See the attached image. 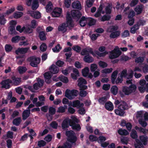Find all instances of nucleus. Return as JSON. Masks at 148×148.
<instances>
[{
  "mask_svg": "<svg viewBox=\"0 0 148 148\" xmlns=\"http://www.w3.org/2000/svg\"><path fill=\"white\" fill-rule=\"evenodd\" d=\"M19 39L20 36H16L12 37L11 41L12 42L16 43L19 40Z\"/></svg>",
  "mask_w": 148,
  "mask_h": 148,
  "instance_id": "0e129e2a",
  "label": "nucleus"
},
{
  "mask_svg": "<svg viewBox=\"0 0 148 148\" xmlns=\"http://www.w3.org/2000/svg\"><path fill=\"white\" fill-rule=\"evenodd\" d=\"M72 6L74 8L81 10L82 6L80 2L78 1H74L72 3Z\"/></svg>",
  "mask_w": 148,
  "mask_h": 148,
  "instance_id": "bb28decb",
  "label": "nucleus"
},
{
  "mask_svg": "<svg viewBox=\"0 0 148 148\" xmlns=\"http://www.w3.org/2000/svg\"><path fill=\"white\" fill-rule=\"evenodd\" d=\"M128 107V105L124 101H121L120 102V104L118 107V108L124 111V110L127 109Z\"/></svg>",
  "mask_w": 148,
  "mask_h": 148,
  "instance_id": "393cba45",
  "label": "nucleus"
},
{
  "mask_svg": "<svg viewBox=\"0 0 148 148\" xmlns=\"http://www.w3.org/2000/svg\"><path fill=\"white\" fill-rule=\"evenodd\" d=\"M15 10L14 7H13L8 9L5 12L2 13L5 16L8 15L13 12Z\"/></svg>",
  "mask_w": 148,
  "mask_h": 148,
  "instance_id": "37998d69",
  "label": "nucleus"
},
{
  "mask_svg": "<svg viewBox=\"0 0 148 148\" xmlns=\"http://www.w3.org/2000/svg\"><path fill=\"white\" fill-rule=\"evenodd\" d=\"M136 86L134 84H131L129 87H124L123 91L126 95H129L130 94L134 92L136 89Z\"/></svg>",
  "mask_w": 148,
  "mask_h": 148,
  "instance_id": "0eeeda50",
  "label": "nucleus"
},
{
  "mask_svg": "<svg viewBox=\"0 0 148 148\" xmlns=\"http://www.w3.org/2000/svg\"><path fill=\"white\" fill-rule=\"evenodd\" d=\"M82 75L84 77H88L90 78L93 77V75L91 73H89V69L88 67H86L82 70Z\"/></svg>",
  "mask_w": 148,
  "mask_h": 148,
  "instance_id": "f8f14e48",
  "label": "nucleus"
},
{
  "mask_svg": "<svg viewBox=\"0 0 148 148\" xmlns=\"http://www.w3.org/2000/svg\"><path fill=\"white\" fill-rule=\"evenodd\" d=\"M11 79V84L14 86H17L19 85L21 82V79L20 78L13 77H12Z\"/></svg>",
  "mask_w": 148,
  "mask_h": 148,
  "instance_id": "f3484780",
  "label": "nucleus"
},
{
  "mask_svg": "<svg viewBox=\"0 0 148 148\" xmlns=\"http://www.w3.org/2000/svg\"><path fill=\"white\" fill-rule=\"evenodd\" d=\"M39 6L38 0H33L32 5V8L33 10H36Z\"/></svg>",
  "mask_w": 148,
  "mask_h": 148,
  "instance_id": "f704fd0d",
  "label": "nucleus"
},
{
  "mask_svg": "<svg viewBox=\"0 0 148 148\" xmlns=\"http://www.w3.org/2000/svg\"><path fill=\"white\" fill-rule=\"evenodd\" d=\"M72 69L73 68L72 67H69L64 70L62 71V73L64 75H66L71 72Z\"/></svg>",
  "mask_w": 148,
  "mask_h": 148,
  "instance_id": "5fc2aeb1",
  "label": "nucleus"
},
{
  "mask_svg": "<svg viewBox=\"0 0 148 148\" xmlns=\"http://www.w3.org/2000/svg\"><path fill=\"white\" fill-rule=\"evenodd\" d=\"M83 60L85 62L89 63L92 62L94 61L93 58L88 55L85 56Z\"/></svg>",
  "mask_w": 148,
  "mask_h": 148,
  "instance_id": "2f4dec72",
  "label": "nucleus"
},
{
  "mask_svg": "<svg viewBox=\"0 0 148 148\" xmlns=\"http://www.w3.org/2000/svg\"><path fill=\"white\" fill-rule=\"evenodd\" d=\"M67 108V106L64 105L63 106H60L58 108L57 112L59 113H63L65 111Z\"/></svg>",
  "mask_w": 148,
  "mask_h": 148,
  "instance_id": "a18cd8bd",
  "label": "nucleus"
},
{
  "mask_svg": "<svg viewBox=\"0 0 148 148\" xmlns=\"http://www.w3.org/2000/svg\"><path fill=\"white\" fill-rule=\"evenodd\" d=\"M62 12V9L60 8H57L54 9L52 12V15L54 17L60 16Z\"/></svg>",
  "mask_w": 148,
  "mask_h": 148,
  "instance_id": "2eb2a0df",
  "label": "nucleus"
},
{
  "mask_svg": "<svg viewBox=\"0 0 148 148\" xmlns=\"http://www.w3.org/2000/svg\"><path fill=\"white\" fill-rule=\"evenodd\" d=\"M52 74L49 72L45 73L44 76L45 78V81L47 83H49L51 82V78L52 75Z\"/></svg>",
  "mask_w": 148,
  "mask_h": 148,
  "instance_id": "a878e982",
  "label": "nucleus"
},
{
  "mask_svg": "<svg viewBox=\"0 0 148 148\" xmlns=\"http://www.w3.org/2000/svg\"><path fill=\"white\" fill-rule=\"evenodd\" d=\"M118 133L121 135L126 136L129 134V133L126 130L119 129L118 130Z\"/></svg>",
  "mask_w": 148,
  "mask_h": 148,
  "instance_id": "72a5a7b5",
  "label": "nucleus"
},
{
  "mask_svg": "<svg viewBox=\"0 0 148 148\" xmlns=\"http://www.w3.org/2000/svg\"><path fill=\"white\" fill-rule=\"evenodd\" d=\"M5 16L4 14H0V23L1 24L4 25L5 23L6 20L4 18Z\"/></svg>",
  "mask_w": 148,
  "mask_h": 148,
  "instance_id": "c03bdc74",
  "label": "nucleus"
},
{
  "mask_svg": "<svg viewBox=\"0 0 148 148\" xmlns=\"http://www.w3.org/2000/svg\"><path fill=\"white\" fill-rule=\"evenodd\" d=\"M121 52L119 48L116 46L113 50L110 52L109 57L110 59H113L118 57L121 54Z\"/></svg>",
  "mask_w": 148,
  "mask_h": 148,
  "instance_id": "1a4fd4ad",
  "label": "nucleus"
},
{
  "mask_svg": "<svg viewBox=\"0 0 148 148\" xmlns=\"http://www.w3.org/2000/svg\"><path fill=\"white\" fill-rule=\"evenodd\" d=\"M88 18H86L83 16L80 19L79 23L80 26L82 27H84L87 23Z\"/></svg>",
  "mask_w": 148,
  "mask_h": 148,
  "instance_id": "cd10ccee",
  "label": "nucleus"
},
{
  "mask_svg": "<svg viewBox=\"0 0 148 148\" xmlns=\"http://www.w3.org/2000/svg\"><path fill=\"white\" fill-rule=\"evenodd\" d=\"M118 71L117 70L114 71L112 74L111 76V81L113 84H114L115 82L116 78L118 74Z\"/></svg>",
  "mask_w": 148,
  "mask_h": 148,
  "instance_id": "c9c22d12",
  "label": "nucleus"
},
{
  "mask_svg": "<svg viewBox=\"0 0 148 148\" xmlns=\"http://www.w3.org/2000/svg\"><path fill=\"white\" fill-rule=\"evenodd\" d=\"M89 53L92 54L94 56H96V54L94 53L92 49L89 47H88L83 49L81 52V54L82 55H84Z\"/></svg>",
  "mask_w": 148,
  "mask_h": 148,
  "instance_id": "4468645a",
  "label": "nucleus"
},
{
  "mask_svg": "<svg viewBox=\"0 0 148 148\" xmlns=\"http://www.w3.org/2000/svg\"><path fill=\"white\" fill-rule=\"evenodd\" d=\"M139 86L138 89L140 92L143 93L145 91L148 92V83L144 79H140L139 82Z\"/></svg>",
  "mask_w": 148,
  "mask_h": 148,
  "instance_id": "7ed1b4c3",
  "label": "nucleus"
},
{
  "mask_svg": "<svg viewBox=\"0 0 148 148\" xmlns=\"http://www.w3.org/2000/svg\"><path fill=\"white\" fill-rule=\"evenodd\" d=\"M84 105V104L83 103H81L78 100L73 101V102H70L69 104V106L74 107H76L77 108L82 107Z\"/></svg>",
  "mask_w": 148,
  "mask_h": 148,
  "instance_id": "9b49d317",
  "label": "nucleus"
},
{
  "mask_svg": "<svg viewBox=\"0 0 148 148\" xmlns=\"http://www.w3.org/2000/svg\"><path fill=\"white\" fill-rule=\"evenodd\" d=\"M139 29L138 25V24L135 25L131 29L130 32L132 34H135L136 31Z\"/></svg>",
  "mask_w": 148,
  "mask_h": 148,
  "instance_id": "8fccbe9b",
  "label": "nucleus"
},
{
  "mask_svg": "<svg viewBox=\"0 0 148 148\" xmlns=\"http://www.w3.org/2000/svg\"><path fill=\"white\" fill-rule=\"evenodd\" d=\"M23 29H24L23 32L26 34H29L33 32L32 28L30 27L29 25H26L25 26L23 27Z\"/></svg>",
  "mask_w": 148,
  "mask_h": 148,
  "instance_id": "5701e85b",
  "label": "nucleus"
},
{
  "mask_svg": "<svg viewBox=\"0 0 148 148\" xmlns=\"http://www.w3.org/2000/svg\"><path fill=\"white\" fill-rule=\"evenodd\" d=\"M39 36L40 40L42 41L45 40H46V34L44 32H39Z\"/></svg>",
  "mask_w": 148,
  "mask_h": 148,
  "instance_id": "ea45409f",
  "label": "nucleus"
},
{
  "mask_svg": "<svg viewBox=\"0 0 148 148\" xmlns=\"http://www.w3.org/2000/svg\"><path fill=\"white\" fill-rule=\"evenodd\" d=\"M28 60L30 62V65L33 67H36L40 62V58L34 57H31L29 58Z\"/></svg>",
  "mask_w": 148,
  "mask_h": 148,
  "instance_id": "9d476101",
  "label": "nucleus"
},
{
  "mask_svg": "<svg viewBox=\"0 0 148 148\" xmlns=\"http://www.w3.org/2000/svg\"><path fill=\"white\" fill-rule=\"evenodd\" d=\"M17 70L20 74H22L26 71L27 68L25 67L19 66L17 69Z\"/></svg>",
  "mask_w": 148,
  "mask_h": 148,
  "instance_id": "a19ab883",
  "label": "nucleus"
},
{
  "mask_svg": "<svg viewBox=\"0 0 148 148\" xmlns=\"http://www.w3.org/2000/svg\"><path fill=\"white\" fill-rule=\"evenodd\" d=\"M38 99L37 98H34L32 100L33 103L35 104L37 107L40 106L44 105L43 102H40L39 101L37 102Z\"/></svg>",
  "mask_w": 148,
  "mask_h": 148,
  "instance_id": "79ce46f5",
  "label": "nucleus"
},
{
  "mask_svg": "<svg viewBox=\"0 0 148 148\" xmlns=\"http://www.w3.org/2000/svg\"><path fill=\"white\" fill-rule=\"evenodd\" d=\"M144 8V6L142 4H140L137 5L134 8V10L136 12L137 15L139 14L142 13Z\"/></svg>",
  "mask_w": 148,
  "mask_h": 148,
  "instance_id": "4be33fe9",
  "label": "nucleus"
},
{
  "mask_svg": "<svg viewBox=\"0 0 148 148\" xmlns=\"http://www.w3.org/2000/svg\"><path fill=\"white\" fill-rule=\"evenodd\" d=\"M23 14L21 12H16L13 14V17L16 19H17L21 17L23 15Z\"/></svg>",
  "mask_w": 148,
  "mask_h": 148,
  "instance_id": "4c0bfd02",
  "label": "nucleus"
},
{
  "mask_svg": "<svg viewBox=\"0 0 148 148\" xmlns=\"http://www.w3.org/2000/svg\"><path fill=\"white\" fill-rule=\"evenodd\" d=\"M115 114L120 116H123L124 114V112L123 110H120L118 108L115 110Z\"/></svg>",
  "mask_w": 148,
  "mask_h": 148,
  "instance_id": "3c124183",
  "label": "nucleus"
},
{
  "mask_svg": "<svg viewBox=\"0 0 148 148\" xmlns=\"http://www.w3.org/2000/svg\"><path fill=\"white\" fill-rule=\"evenodd\" d=\"M130 136L133 138L135 139L137 138L138 135L136 131L134 130H132L130 134Z\"/></svg>",
  "mask_w": 148,
  "mask_h": 148,
  "instance_id": "864d4df0",
  "label": "nucleus"
},
{
  "mask_svg": "<svg viewBox=\"0 0 148 148\" xmlns=\"http://www.w3.org/2000/svg\"><path fill=\"white\" fill-rule=\"evenodd\" d=\"M71 145L68 142H66L62 146H59L57 148H71V147L73 146Z\"/></svg>",
  "mask_w": 148,
  "mask_h": 148,
  "instance_id": "603ef678",
  "label": "nucleus"
},
{
  "mask_svg": "<svg viewBox=\"0 0 148 148\" xmlns=\"http://www.w3.org/2000/svg\"><path fill=\"white\" fill-rule=\"evenodd\" d=\"M78 93L79 92L77 90H71L67 89L65 91V96L69 99L72 100L77 95Z\"/></svg>",
  "mask_w": 148,
  "mask_h": 148,
  "instance_id": "20e7f679",
  "label": "nucleus"
},
{
  "mask_svg": "<svg viewBox=\"0 0 148 148\" xmlns=\"http://www.w3.org/2000/svg\"><path fill=\"white\" fill-rule=\"evenodd\" d=\"M112 8V5H111L109 4L108 5V6L106 7L105 9L106 13L107 14H110L111 12Z\"/></svg>",
  "mask_w": 148,
  "mask_h": 148,
  "instance_id": "bf43d9fd",
  "label": "nucleus"
},
{
  "mask_svg": "<svg viewBox=\"0 0 148 148\" xmlns=\"http://www.w3.org/2000/svg\"><path fill=\"white\" fill-rule=\"evenodd\" d=\"M73 73L71 74V77L73 79L76 80L77 77L79 76V73L77 69L75 68H73Z\"/></svg>",
  "mask_w": 148,
  "mask_h": 148,
  "instance_id": "412c9836",
  "label": "nucleus"
},
{
  "mask_svg": "<svg viewBox=\"0 0 148 148\" xmlns=\"http://www.w3.org/2000/svg\"><path fill=\"white\" fill-rule=\"evenodd\" d=\"M22 121L21 117H18L14 119L13 121V123L16 126H18L21 123Z\"/></svg>",
  "mask_w": 148,
  "mask_h": 148,
  "instance_id": "58836bf2",
  "label": "nucleus"
},
{
  "mask_svg": "<svg viewBox=\"0 0 148 148\" xmlns=\"http://www.w3.org/2000/svg\"><path fill=\"white\" fill-rule=\"evenodd\" d=\"M66 135L68 137L66 142L73 146L75 145L77 140V138L75 136L74 132L73 131H67L66 132Z\"/></svg>",
  "mask_w": 148,
  "mask_h": 148,
  "instance_id": "f03ea898",
  "label": "nucleus"
},
{
  "mask_svg": "<svg viewBox=\"0 0 148 148\" xmlns=\"http://www.w3.org/2000/svg\"><path fill=\"white\" fill-rule=\"evenodd\" d=\"M78 85L80 88L82 87L83 84H87L86 81L82 77L78 79Z\"/></svg>",
  "mask_w": 148,
  "mask_h": 148,
  "instance_id": "c85d7f7f",
  "label": "nucleus"
},
{
  "mask_svg": "<svg viewBox=\"0 0 148 148\" xmlns=\"http://www.w3.org/2000/svg\"><path fill=\"white\" fill-rule=\"evenodd\" d=\"M98 64L100 67L102 68H105L108 66L106 62L101 61L99 62Z\"/></svg>",
  "mask_w": 148,
  "mask_h": 148,
  "instance_id": "052dcab7",
  "label": "nucleus"
},
{
  "mask_svg": "<svg viewBox=\"0 0 148 148\" xmlns=\"http://www.w3.org/2000/svg\"><path fill=\"white\" fill-rule=\"evenodd\" d=\"M118 29L117 26H111L108 29L107 31L109 32H112L110 35L111 38H114L118 37L120 35V32L119 31H115Z\"/></svg>",
  "mask_w": 148,
  "mask_h": 148,
  "instance_id": "39448f33",
  "label": "nucleus"
},
{
  "mask_svg": "<svg viewBox=\"0 0 148 148\" xmlns=\"http://www.w3.org/2000/svg\"><path fill=\"white\" fill-rule=\"evenodd\" d=\"M60 80L62 82L66 83L69 82V80L68 78L65 76H60L59 77Z\"/></svg>",
  "mask_w": 148,
  "mask_h": 148,
  "instance_id": "6e6d98bb",
  "label": "nucleus"
},
{
  "mask_svg": "<svg viewBox=\"0 0 148 148\" xmlns=\"http://www.w3.org/2000/svg\"><path fill=\"white\" fill-rule=\"evenodd\" d=\"M50 126L52 128L56 129L58 127V124L56 121H53L50 123Z\"/></svg>",
  "mask_w": 148,
  "mask_h": 148,
  "instance_id": "69168bd1",
  "label": "nucleus"
},
{
  "mask_svg": "<svg viewBox=\"0 0 148 148\" xmlns=\"http://www.w3.org/2000/svg\"><path fill=\"white\" fill-rule=\"evenodd\" d=\"M66 17L67 19L66 23L60 25L58 27V30L63 33L66 31L67 27L70 28L73 26L72 21L69 12H67Z\"/></svg>",
  "mask_w": 148,
  "mask_h": 148,
  "instance_id": "f257e3e1",
  "label": "nucleus"
},
{
  "mask_svg": "<svg viewBox=\"0 0 148 148\" xmlns=\"http://www.w3.org/2000/svg\"><path fill=\"white\" fill-rule=\"evenodd\" d=\"M71 15L73 17L75 18H79L82 16L79 11L75 10H73L71 11Z\"/></svg>",
  "mask_w": 148,
  "mask_h": 148,
  "instance_id": "b1692460",
  "label": "nucleus"
},
{
  "mask_svg": "<svg viewBox=\"0 0 148 148\" xmlns=\"http://www.w3.org/2000/svg\"><path fill=\"white\" fill-rule=\"evenodd\" d=\"M134 71L131 69H129L128 71V73H127V70L125 69L121 71L119 74L120 77L126 78L128 79L131 78L133 76Z\"/></svg>",
  "mask_w": 148,
  "mask_h": 148,
  "instance_id": "423d86ee",
  "label": "nucleus"
},
{
  "mask_svg": "<svg viewBox=\"0 0 148 148\" xmlns=\"http://www.w3.org/2000/svg\"><path fill=\"white\" fill-rule=\"evenodd\" d=\"M29 49V47L18 48L16 50L15 53L17 55L24 54L26 53Z\"/></svg>",
  "mask_w": 148,
  "mask_h": 148,
  "instance_id": "6ab92c4d",
  "label": "nucleus"
},
{
  "mask_svg": "<svg viewBox=\"0 0 148 148\" xmlns=\"http://www.w3.org/2000/svg\"><path fill=\"white\" fill-rule=\"evenodd\" d=\"M38 22L35 20H33L31 21L30 26L32 28L34 29L37 26Z\"/></svg>",
  "mask_w": 148,
  "mask_h": 148,
  "instance_id": "49530a36",
  "label": "nucleus"
},
{
  "mask_svg": "<svg viewBox=\"0 0 148 148\" xmlns=\"http://www.w3.org/2000/svg\"><path fill=\"white\" fill-rule=\"evenodd\" d=\"M72 121L71 120L69 119L68 118H66L63 121L61 126L63 129H65L69 126L68 123L70 126V123H71Z\"/></svg>",
  "mask_w": 148,
  "mask_h": 148,
  "instance_id": "dca6fc26",
  "label": "nucleus"
},
{
  "mask_svg": "<svg viewBox=\"0 0 148 148\" xmlns=\"http://www.w3.org/2000/svg\"><path fill=\"white\" fill-rule=\"evenodd\" d=\"M11 80L10 79H8L3 81L1 84L2 85V88L6 89L9 88L10 87L9 84H11Z\"/></svg>",
  "mask_w": 148,
  "mask_h": 148,
  "instance_id": "a211bd4d",
  "label": "nucleus"
},
{
  "mask_svg": "<svg viewBox=\"0 0 148 148\" xmlns=\"http://www.w3.org/2000/svg\"><path fill=\"white\" fill-rule=\"evenodd\" d=\"M52 4L51 2L49 3L47 5L46 9L47 12H49L52 9Z\"/></svg>",
  "mask_w": 148,
  "mask_h": 148,
  "instance_id": "e2e57ef3",
  "label": "nucleus"
},
{
  "mask_svg": "<svg viewBox=\"0 0 148 148\" xmlns=\"http://www.w3.org/2000/svg\"><path fill=\"white\" fill-rule=\"evenodd\" d=\"M30 114V110H24L23 113V120L26 119L29 116Z\"/></svg>",
  "mask_w": 148,
  "mask_h": 148,
  "instance_id": "473e14b6",
  "label": "nucleus"
},
{
  "mask_svg": "<svg viewBox=\"0 0 148 148\" xmlns=\"http://www.w3.org/2000/svg\"><path fill=\"white\" fill-rule=\"evenodd\" d=\"M144 114V112L143 111H140L137 112L136 113V117L137 118L142 117Z\"/></svg>",
  "mask_w": 148,
  "mask_h": 148,
  "instance_id": "774afa93",
  "label": "nucleus"
},
{
  "mask_svg": "<svg viewBox=\"0 0 148 148\" xmlns=\"http://www.w3.org/2000/svg\"><path fill=\"white\" fill-rule=\"evenodd\" d=\"M62 47L59 44H58L54 48H52V50L53 52L58 53L61 49Z\"/></svg>",
  "mask_w": 148,
  "mask_h": 148,
  "instance_id": "09e8293b",
  "label": "nucleus"
},
{
  "mask_svg": "<svg viewBox=\"0 0 148 148\" xmlns=\"http://www.w3.org/2000/svg\"><path fill=\"white\" fill-rule=\"evenodd\" d=\"M140 141L138 139H136V141L137 144L135 145L136 148H141V147H142L143 145L140 143L141 142L144 145H145L147 144V142L148 140L147 138L145 136H140L139 137Z\"/></svg>",
  "mask_w": 148,
  "mask_h": 148,
  "instance_id": "6e6552de",
  "label": "nucleus"
},
{
  "mask_svg": "<svg viewBox=\"0 0 148 148\" xmlns=\"http://www.w3.org/2000/svg\"><path fill=\"white\" fill-rule=\"evenodd\" d=\"M71 4V0H64V4L66 7L69 8Z\"/></svg>",
  "mask_w": 148,
  "mask_h": 148,
  "instance_id": "680f3d73",
  "label": "nucleus"
},
{
  "mask_svg": "<svg viewBox=\"0 0 148 148\" xmlns=\"http://www.w3.org/2000/svg\"><path fill=\"white\" fill-rule=\"evenodd\" d=\"M105 107L107 110L110 111L112 110L114 108L113 105L111 102H108L106 103Z\"/></svg>",
  "mask_w": 148,
  "mask_h": 148,
  "instance_id": "7c9ffc66",
  "label": "nucleus"
},
{
  "mask_svg": "<svg viewBox=\"0 0 148 148\" xmlns=\"http://www.w3.org/2000/svg\"><path fill=\"white\" fill-rule=\"evenodd\" d=\"M49 70L50 72L52 74H54L58 73L59 71V68L57 67L55 65L53 64L51 66Z\"/></svg>",
  "mask_w": 148,
  "mask_h": 148,
  "instance_id": "aec40b11",
  "label": "nucleus"
},
{
  "mask_svg": "<svg viewBox=\"0 0 148 148\" xmlns=\"http://www.w3.org/2000/svg\"><path fill=\"white\" fill-rule=\"evenodd\" d=\"M70 123V126H72L73 129L77 131H79L81 129L80 126L79 124H75L73 123L72 121L71 123Z\"/></svg>",
  "mask_w": 148,
  "mask_h": 148,
  "instance_id": "c756f323",
  "label": "nucleus"
},
{
  "mask_svg": "<svg viewBox=\"0 0 148 148\" xmlns=\"http://www.w3.org/2000/svg\"><path fill=\"white\" fill-rule=\"evenodd\" d=\"M97 68V65L95 64H92L90 66V70L91 72L95 71Z\"/></svg>",
  "mask_w": 148,
  "mask_h": 148,
  "instance_id": "13d9d810",
  "label": "nucleus"
},
{
  "mask_svg": "<svg viewBox=\"0 0 148 148\" xmlns=\"http://www.w3.org/2000/svg\"><path fill=\"white\" fill-rule=\"evenodd\" d=\"M121 35L124 38L130 35L129 32L127 30H125L122 33Z\"/></svg>",
  "mask_w": 148,
  "mask_h": 148,
  "instance_id": "338daca9",
  "label": "nucleus"
},
{
  "mask_svg": "<svg viewBox=\"0 0 148 148\" xmlns=\"http://www.w3.org/2000/svg\"><path fill=\"white\" fill-rule=\"evenodd\" d=\"M87 19V23L90 26L94 25L96 22V20L91 18H88Z\"/></svg>",
  "mask_w": 148,
  "mask_h": 148,
  "instance_id": "e433bc0d",
  "label": "nucleus"
},
{
  "mask_svg": "<svg viewBox=\"0 0 148 148\" xmlns=\"http://www.w3.org/2000/svg\"><path fill=\"white\" fill-rule=\"evenodd\" d=\"M113 70L112 68L105 69L101 71V73H111Z\"/></svg>",
  "mask_w": 148,
  "mask_h": 148,
  "instance_id": "4d7b16f0",
  "label": "nucleus"
},
{
  "mask_svg": "<svg viewBox=\"0 0 148 148\" xmlns=\"http://www.w3.org/2000/svg\"><path fill=\"white\" fill-rule=\"evenodd\" d=\"M27 13L30 14L33 18L36 19L39 18L41 17V14L38 11L29 10L27 11Z\"/></svg>",
  "mask_w": 148,
  "mask_h": 148,
  "instance_id": "ddd939ff",
  "label": "nucleus"
},
{
  "mask_svg": "<svg viewBox=\"0 0 148 148\" xmlns=\"http://www.w3.org/2000/svg\"><path fill=\"white\" fill-rule=\"evenodd\" d=\"M111 92L114 95H116L118 91V88L116 86H112L111 88Z\"/></svg>",
  "mask_w": 148,
  "mask_h": 148,
  "instance_id": "de8ad7c7",
  "label": "nucleus"
}]
</instances>
